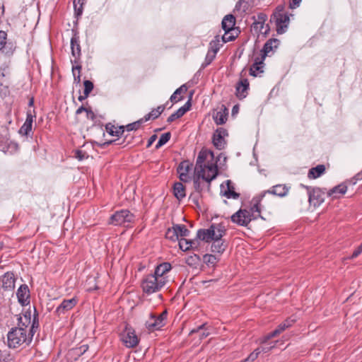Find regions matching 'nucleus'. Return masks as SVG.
I'll return each instance as SVG.
<instances>
[{
  "mask_svg": "<svg viewBox=\"0 0 362 362\" xmlns=\"http://www.w3.org/2000/svg\"><path fill=\"white\" fill-rule=\"evenodd\" d=\"M261 353L260 348L256 349L253 352H252L247 358L242 361L241 362H252L258 357L259 354Z\"/></svg>",
  "mask_w": 362,
  "mask_h": 362,
  "instance_id": "nucleus-50",
  "label": "nucleus"
},
{
  "mask_svg": "<svg viewBox=\"0 0 362 362\" xmlns=\"http://www.w3.org/2000/svg\"><path fill=\"white\" fill-rule=\"evenodd\" d=\"M258 21H255L253 23L252 28L255 30H259V31H261L263 28V25L266 20V16L264 14L260 13L258 15Z\"/></svg>",
  "mask_w": 362,
  "mask_h": 362,
  "instance_id": "nucleus-44",
  "label": "nucleus"
},
{
  "mask_svg": "<svg viewBox=\"0 0 362 362\" xmlns=\"http://www.w3.org/2000/svg\"><path fill=\"white\" fill-rule=\"evenodd\" d=\"M193 92L190 93L189 100L187 101V103L181 107H180L175 114L177 115L178 118L182 117L187 111L189 110L191 107V100L192 98Z\"/></svg>",
  "mask_w": 362,
  "mask_h": 362,
  "instance_id": "nucleus-33",
  "label": "nucleus"
},
{
  "mask_svg": "<svg viewBox=\"0 0 362 362\" xmlns=\"http://www.w3.org/2000/svg\"><path fill=\"white\" fill-rule=\"evenodd\" d=\"M123 343L127 347L133 348L139 344V339L135 331L131 328H126L122 335Z\"/></svg>",
  "mask_w": 362,
  "mask_h": 362,
  "instance_id": "nucleus-11",
  "label": "nucleus"
},
{
  "mask_svg": "<svg viewBox=\"0 0 362 362\" xmlns=\"http://www.w3.org/2000/svg\"><path fill=\"white\" fill-rule=\"evenodd\" d=\"M204 260L207 264H211L212 266L215 265L217 262L216 257L213 255H205L204 256Z\"/></svg>",
  "mask_w": 362,
  "mask_h": 362,
  "instance_id": "nucleus-51",
  "label": "nucleus"
},
{
  "mask_svg": "<svg viewBox=\"0 0 362 362\" xmlns=\"http://www.w3.org/2000/svg\"><path fill=\"white\" fill-rule=\"evenodd\" d=\"M352 185L351 182H349L348 180H346L345 182L334 187L332 189H331L328 192L327 195L329 197H332L333 199H339L340 198V196L338 195H343L344 194L348 188V185Z\"/></svg>",
  "mask_w": 362,
  "mask_h": 362,
  "instance_id": "nucleus-17",
  "label": "nucleus"
},
{
  "mask_svg": "<svg viewBox=\"0 0 362 362\" xmlns=\"http://www.w3.org/2000/svg\"><path fill=\"white\" fill-rule=\"evenodd\" d=\"M190 169H191V165L189 163L188 161L185 160L180 163V165L177 167V173H189Z\"/></svg>",
  "mask_w": 362,
  "mask_h": 362,
  "instance_id": "nucleus-48",
  "label": "nucleus"
},
{
  "mask_svg": "<svg viewBox=\"0 0 362 362\" xmlns=\"http://www.w3.org/2000/svg\"><path fill=\"white\" fill-rule=\"evenodd\" d=\"M16 296L19 303L22 305H28L30 303V295L28 285H21L17 291Z\"/></svg>",
  "mask_w": 362,
  "mask_h": 362,
  "instance_id": "nucleus-16",
  "label": "nucleus"
},
{
  "mask_svg": "<svg viewBox=\"0 0 362 362\" xmlns=\"http://www.w3.org/2000/svg\"><path fill=\"white\" fill-rule=\"evenodd\" d=\"M108 133L112 136H122L124 134V127L121 126L119 127H116L115 126H112L111 128L107 127Z\"/></svg>",
  "mask_w": 362,
  "mask_h": 362,
  "instance_id": "nucleus-40",
  "label": "nucleus"
},
{
  "mask_svg": "<svg viewBox=\"0 0 362 362\" xmlns=\"http://www.w3.org/2000/svg\"><path fill=\"white\" fill-rule=\"evenodd\" d=\"M2 282V288L4 291H11L15 288L16 279L13 272H8L5 273L1 278Z\"/></svg>",
  "mask_w": 362,
  "mask_h": 362,
  "instance_id": "nucleus-20",
  "label": "nucleus"
},
{
  "mask_svg": "<svg viewBox=\"0 0 362 362\" xmlns=\"http://www.w3.org/2000/svg\"><path fill=\"white\" fill-rule=\"evenodd\" d=\"M200 194L201 193H197V192H195V193H192L189 196V200L193 203L195 205H198L199 204V197H200Z\"/></svg>",
  "mask_w": 362,
  "mask_h": 362,
  "instance_id": "nucleus-58",
  "label": "nucleus"
},
{
  "mask_svg": "<svg viewBox=\"0 0 362 362\" xmlns=\"http://www.w3.org/2000/svg\"><path fill=\"white\" fill-rule=\"evenodd\" d=\"M33 124L25 121L24 124L20 128L18 133L22 136H28L32 132Z\"/></svg>",
  "mask_w": 362,
  "mask_h": 362,
  "instance_id": "nucleus-41",
  "label": "nucleus"
},
{
  "mask_svg": "<svg viewBox=\"0 0 362 362\" xmlns=\"http://www.w3.org/2000/svg\"><path fill=\"white\" fill-rule=\"evenodd\" d=\"M165 285L162 279H158L153 274L147 275L141 281L142 290L147 295L159 291Z\"/></svg>",
  "mask_w": 362,
  "mask_h": 362,
  "instance_id": "nucleus-3",
  "label": "nucleus"
},
{
  "mask_svg": "<svg viewBox=\"0 0 362 362\" xmlns=\"http://www.w3.org/2000/svg\"><path fill=\"white\" fill-rule=\"evenodd\" d=\"M160 116V113L157 112L156 109H153L148 114L144 117V122H147L150 119H155Z\"/></svg>",
  "mask_w": 362,
  "mask_h": 362,
  "instance_id": "nucleus-52",
  "label": "nucleus"
},
{
  "mask_svg": "<svg viewBox=\"0 0 362 362\" xmlns=\"http://www.w3.org/2000/svg\"><path fill=\"white\" fill-rule=\"evenodd\" d=\"M216 54L208 50L206 58H205V63L206 65H209L211 63V62L216 57Z\"/></svg>",
  "mask_w": 362,
  "mask_h": 362,
  "instance_id": "nucleus-56",
  "label": "nucleus"
},
{
  "mask_svg": "<svg viewBox=\"0 0 362 362\" xmlns=\"http://www.w3.org/2000/svg\"><path fill=\"white\" fill-rule=\"evenodd\" d=\"M86 117L89 119L93 120L95 117L94 112L88 109L86 111Z\"/></svg>",
  "mask_w": 362,
  "mask_h": 362,
  "instance_id": "nucleus-63",
  "label": "nucleus"
},
{
  "mask_svg": "<svg viewBox=\"0 0 362 362\" xmlns=\"http://www.w3.org/2000/svg\"><path fill=\"white\" fill-rule=\"evenodd\" d=\"M86 0H74V7L75 13L76 16H80L83 13V6L85 4Z\"/></svg>",
  "mask_w": 362,
  "mask_h": 362,
  "instance_id": "nucleus-43",
  "label": "nucleus"
},
{
  "mask_svg": "<svg viewBox=\"0 0 362 362\" xmlns=\"http://www.w3.org/2000/svg\"><path fill=\"white\" fill-rule=\"evenodd\" d=\"M0 49L2 50V52L8 55V56H11L13 54L15 49H16V45L14 43L11 42H6L4 45V47H0Z\"/></svg>",
  "mask_w": 362,
  "mask_h": 362,
  "instance_id": "nucleus-39",
  "label": "nucleus"
},
{
  "mask_svg": "<svg viewBox=\"0 0 362 362\" xmlns=\"http://www.w3.org/2000/svg\"><path fill=\"white\" fill-rule=\"evenodd\" d=\"M211 227H213V239L212 240H221V238L226 233V228L222 224H212Z\"/></svg>",
  "mask_w": 362,
  "mask_h": 362,
  "instance_id": "nucleus-28",
  "label": "nucleus"
},
{
  "mask_svg": "<svg viewBox=\"0 0 362 362\" xmlns=\"http://www.w3.org/2000/svg\"><path fill=\"white\" fill-rule=\"evenodd\" d=\"M71 54L74 58V59H71V64H77L80 61L81 52L79 37L76 35H74L71 39Z\"/></svg>",
  "mask_w": 362,
  "mask_h": 362,
  "instance_id": "nucleus-14",
  "label": "nucleus"
},
{
  "mask_svg": "<svg viewBox=\"0 0 362 362\" xmlns=\"http://www.w3.org/2000/svg\"><path fill=\"white\" fill-rule=\"evenodd\" d=\"M325 171V167L324 165H318L315 168L310 169L308 177L310 179H316L320 177Z\"/></svg>",
  "mask_w": 362,
  "mask_h": 362,
  "instance_id": "nucleus-29",
  "label": "nucleus"
},
{
  "mask_svg": "<svg viewBox=\"0 0 362 362\" xmlns=\"http://www.w3.org/2000/svg\"><path fill=\"white\" fill-rule=\"evenodd\" d=\"M74 157L77 158L78 160H83L86 158L88 157L86 153L81 150H76L75 151Z\"/></svg>",
  "mask_w": 362,
  "mask_h": 362,
  "instance_id": "nucleus-57",
  "label": "nucleus"
},
{
  "mask_svg": "<svg viewBox=\"0 0 362 362\" xmlns=\"http://www.w3.org/2000/svg\"><path fill=\"white\" fill-rule=\"evenodd\" d=\"M222 28L226 33H230L234 30L235 18L232 14L226 15L221 23Z\"/></svg>",
  "mask_w": 362,
  "mask_h": 362,
  "instance_id": "nucleus-25",
  "label": "nucleus"
},
{
  "mask_svg": "<svg viewBox=\"0 0 362 362\" xmlns=\"http://www.w3.org/2000/svg\"><path fill=\"white\" fill-rule=\"evenodd\" d=\"M211 251L213 252L222 253L226 250V245L222 240H212Z\"/></svg>",
  "mask_w": 362,
  "mask_h": 362,
  "instance_id": "nucleus-36",
  "label": "nucleus"
},
{
  "mask_svg": "<svg viewBox=\"0 0 362 362\" xmlns=\"http://www.w3.org/2000/svg\"><path fill=\"white\" fill-rule=\"evenodd\" d=\"M179 119V118H178L177 115H176L175 114V112H174V113H173L172 115H170L168 117V118L167 119V122H168V123H171V122H173V121H175V119Z\"/></svg>",
  "mask_w": 362,
  "mask_h": 362,
  "instance_id": "nucleus-64",
  "label": "nucleus"
},
{
  "mask_svg": "<svg viewBox=\"0 0 362 362\" xmlns=\"http://www.w3.org/2000/svg\"><path fill=\"white\" fill-rule=\"evenodd\" d=\"M301 0H290L289 7L291 9L296 8L299 6Z\"/></svg>",
  "mask_w": 362,
  "mask_h": 362,
  "instance_id": "nucleus-62",
  "label": "nucleus"
},
{
  "mask_svg": "<svg viewBox=\"0 0 362 362\" xmlns=\"http://www.w3.org/2000/svg\"><path fill=\"white\" fill-rule=\"evenodd\" d=\"M144 122V120L142 118L136 122L130 123L124 127V131L127 130V132H131L137 130Z\"/></svg>",
  "mask_w": 362,
  "mask_h": 362,
  "instance_id": "nucleus-45",
  "label": "nucleus"
},
{
  "mask_svg": "<svg viewBox=\"0 0 362 362\" xmlns=\"http://www.w3.org/2000/svg\"><path fill=\"white\" fill-rule=\"evenodd\" d=\"M171 269V265L168 262H164L156 267L153 276H156L158 279H163V282L166 284L168 279L166 274Z\"/></svg>",
  "mask_w": 362,
  "mask_h": 362,
  "instance_id": "nucleus-19",
  "label": "nucleus"
},
{
  "mask_svg": "<svg viewBox=\"0 0 362 362\" xmlns=\"http://www.w3.org/2000/svg\"><path fill=\"white\" fill-rule=\"evenodd\" d=\"M170 137H171L170 132H166V133L163 134L160 136V137L156 146V148H159L160 147H161L162 146L165 144L170 140Z\"/></svg>",
  "mask_w": 362,
  "mask_h": 362,
  "instance_id": "nucleus-46",
  "label": "nucleus"
},
{
  "mask_svg": "<svg viewBox=\"0 0 362 362\" xmlns=\"http://www.w3.org/2000/svg\"><path fill=\"white\" fill-rule=\"evenodd\" d=\"M235 35H233L230 33H226V32L221 37L223 42H228L232 41V40H235Z\"/></svg>",
  "mask_w": 362,
  "mask_h": 362,
  "instance_id": "nucleus-59",
  "label": "nucleus"
},
{
  "mask_svg": "<svg viewBox=\"0 0 362 362\" xmlns=\"http://www.w3.org/2000/svg\"><path fill=\"white\" fill-rule=\"evenodd\" d=\"M221 195L226 197L227 199H237L240 197V194L235 192L234 187L232 185L230 180H228L221 185Z\"/></svg>",
  "mask_w": 362,
  "mask_h": 362,
  "instance_id": "nucleus-12",
  "label": "nucleus"
},
{
  "mask_svg": "<svg viewBox=\"0 0 362 362\" xmlns=\"http://www.w3.org/2000/svg\"><path fill=\"white\" fill-rule=\"evenodd\" d=\"M88 349V345L87 344H83L80 346L79 347H77L74 349V351L75 354L78 356L83 355L84 353H86Z\"/></svg>",
  "mask_w": 362,
  "mask_h": 362,
  "instance_id": "nucleus-54",
  "label": "nucleus"
},
{
  "mask_svg": "<svg viewBox=\"0 0 362 362\" xmlns=\"http://www.w3.org/2000/svg\"><path fill=\"white\" fill-rule=\"evenodd\" d=\"M187 90V86L185 84L182 85L173 93L170 98V100L173 103H177V101L182 100L183 98L182 96L178 97V95H180L182 93H185Z\"/></svg>",
  "mask_w": 362,
  "mask_h": 362,
  "instance_id": "nucleus-31",
  "label": "nucleus"
},
{
  "mask_svg": "<svg viewBox=\"0 0 362 362\" xmlns=\"http://www.w3.org/2000/svg\"><path fill=\"white\" fill-rule=\"evenodd\" d=\"M213 227L208 229H199L197 233V239L209 243L213 239Z\"/></svg>",
  "mask_w": 362,
  "mask_h": 362,
  "instance_id": "nucleus-27",
  "label": "nucleus"
},
{
  "mask_svg": "<svg viewBox=\"0 0 362 362\" xmlns=\"http://www.w3.org/2000/svg\"><path fill=\"white\" fill-rule=\"evenodd\" d=\"M35 117V110L34 109L33 110H31V109L28 110L27 112H26L25 121L33 124Z\"/></svg>",
  "mask_w": 362,
  "mask_h": 362,
  "instance_id": "nucleus-55",
  "label": "nucleus"
},
{
  "mask_svg": "<svg viewBox=\"0 0 362 362\" xmlns=\"http://www.w3.org/2000/svg\"><path fill=\"white\" fill-rule=\"evenodd\" d=\"M295 321V319H292L291 317L287 318L284 322L281 323L276 329H274L273 332L264 337V338L262 340V343L265 344L270 339L276 337L282 332H284L286 329L291 327L294 324Z\"/></svg>",
  "mask_w": 362,
  "mask_h": 362,
  "instance_id": "nucleus-10",
  "label": "nucleus"
},
{
  "mask_svg": "<svg viewBox=\"0 0 362 362\" xmlns=\"http://www.w3.org/2000/svg\"><path fill=\"white\" fill-rule=\"evenodd\" d=\"M201 262L200 257L197 254H193L192 255L188 256L185 259V263L193 268H197Z\"/></svg>",
  "mask_w": 362,
  "mask_h": 362,
  "instance_id": "nucleus-32",
  "label": "nucleus"
},
{
  "mask_svg": "<svg viewBox=\"0 0 362 362\" xmlns=\"http://www.w3.org/2000/svg\"><path fill=\"white\" fill-rule=\"evenodd\" d=\"M81 66L80 62L77 64H72V73L74 76V83L78 84L81 83Z\"/></svg>",
  "mask_w": 362,
  "mask_h": 362,
  "instance_id": "nucleus-35",
  "label": "nucleus"
},
{
  "mask_svg": "<svg viewBox=\"0 0 362 362\" xmlns=\"http://www.w3.org/2000/svg\"><path fill=\"white\" fill-rule=\"evenodd\" d=\"M17 320V326L12 327L7 333V346L9 349H23L30 346L39 328L38 313L35 308L33 319L32 311L28 309Z\"/></svg>",
  "mask_w": 362,
  "mask_h": 362,
  "instance_id": "nucleus-1",
  "label": "nucleus"
},
{
  "mask_svg": "<svg viewBox=\"0 0 362 362\" xmlns=\"http://www.w3.org/2000/svg\"><path fill=\"white\" fill-rule=\"evenodd\" d=\"M7 34L3 30H0V47H4V44L6 42Z\"/></svg>",
  "mask_w": 362,
  "mask_h": 362,
  "instance_id": "nucleus-60",
  "label": "nucleus"
},
{
  "mask_svg": "<svg viewBox=\"0 0 362 362\" xmlns=\"http://www.w3.org/2000/svg\"><path fill=\"white\" fill-rule=\"evenodd\" d=\"M228 136V132L223 127L218 128L213 135L212 142L214 146L218 150L225 148L226 141L225 137Z\"/></svg>",
  "mask_w": 362,
  "mask_h": 362,
  "instance_id": "nucleus-9",
  "label": "nucleus"
},
{
  "mask_svg": "<svg viewBox=\"0 0 362 362\" xmlns=\"http://www.w3.org/2000/svg\"><path fill=\"white\" fill-rule=\"evenodd\" d=\"M19 150V144L13 141H10L6 147V150H4L5 153L8 152L10 154H14Z\"/></svg>",
  "mask_w": 362,
  "mask_h": 362,
  "instance_id": "nucleus-42",
  "label": "nucleus"
},
{
  "mask_svg": "<svg viewBox=\"0 0 362 362\" xmlns=\"http://www.w3.org/2000/svg\"><path fill=\"white\" fill-rule=\"evenodd\" d=\"M134 215L129 210L122 209L116 211L110 217V223L115 226L129 224L134 221Z\"/></svg>",
  "mask_w": 362,
  "mask_h": 362,
  "instance_id": "nucleus-6",
  "label": "nucleus"
},
{
  "mask_svg": "<svg viewBox=\"0 0 362 362\" xmlns=\"http://www.w3.org/2000/svg\"><path fill=\"white\" fill-rule=\"evenodd\" d=\"M221 46H222V44L221 43L220 37L218 35H217L209 43V50L215 54H217V52H218V50L220 49Z\"/></svg>",
  "mask_w": 362,
  "mask_h": 362,
  "instance_id": "nucleus-37",
  "label": "nucleus"
},
{
  "mask_svg": "<svg viewBox=\"0 0 362 362\" xmlns=\"http://www.w3.org/2000/svg\"><path fill=\"white\" fill-rule=\"evenodd\" d=\"M173 226L175 229L176 230L177 235H178V239L180 238H183L184 237L189 236L190 231L187 228V227L185 225L175 224Z\"/></svg>",
  "mask_w": 362,
  "mask_h": 362,
  "instance_id": "nucleus-34",
  "label": "nucleus"
},
{
  "mask_svg": "<svg viewBox=\"0 0 362 362\" xmlns=\"http://www.w3.org/2000/svg\"><path fill=\"white\" fill-rule=\"evenodd\" d=\"M179 174L180 180L184 182H187L190 180V176L189 173H180Z\"/></svg>",
  "mask_w": 362,
  "mask_h": 362,
  "instance_id": "nucleus-61",
  "label": "nucleus"
},
{
  "mask_svg": "<svg viewBox=\"0 0 362 362\" xmlns=\"http://www.w3.org/2000/svg\"><path fill=\"white\" fill-rule=\"evenodd\" d=\"M168 312L163 310L160 315L150 313L148 319L145 322V327L149 332L160 329L167 323Z\"/></svg>",
  "mask_w": 362,
  "mask_h": 362,
  "instance_id": "nucleus-4",
  "label": "nucleus"
},
{
  "mask_svg": "<svg viewBox=\"0 0 362 362\" xmlns=\"http://www.w3.org/2000/svg\"><path fill=\"white\" fill-rule=\"evenodd\" d=\"M289 190V187H288L285 185H276L273 186L270 189L264 191L262 194H271L274 195L279 196L280 197H285Z\"/></svg>",
  "mask_w": 362,
  "mask_h": 362,
  "instance_id": "nucleus-21",
  "label": "nucleus"
},
{
  "mask_svg": "<svg viewBox=\"0 0 362 362\" xmlns=\"http://www.w3.org/2000/svg\"><path fill=\"white\" fill-rule=\"evenodd\" d=\"M209 329L210 327L207 325V324L203 323L202 325L197 327L196 329H192L189 332V335L198 334L199 340H202L210 335Z\"/></svg>",
  "mask_w": 362,
  "mask_h": 362,
  "instance_id": "nucleus-24",
  "label": "nucleus"
},
{
  "mask_svg": "<svg viewBox=\"0 0 362 362\" xmlns=\"http://www.w3.org/2000/svg\"><path fill=\"white\" fill-rule=\"evenodd\" d=\"M279 41L277 39H270L264 44L262 49L261 50L260 57L265 59L268 54L273 50L274 48H277Z\"/></svg>",
  "mask_w": 362,
  "mask_h": 362,
  "instance_id": "nucleus-23",
  "label": "nucleus"
},
{
  "mask_svg": "<svg viewBox=\"0 0 362 362\" xmlns=\"http://www.w3.org/2000/svg\"><path fill=\"white\" fill-rule=\"evenodd\" d=\"M194 171L199 173L204 180L211 182L216 178L218 174L217 160L215 159L214 152L202 148L197 158Z\"/></svg>",
  "mask_w": 362,
  "mask_h": 362,
  "instance_id": "nucleus-2",
  "label": "nucleus"
},
{
  "mask_svg": "<svg viewBox=\"0 0 362 362\" xmlns=\"http://www.w3.org/2000/svg\"><path fill=\"white\" fill-rule=\"evenodd\" d=\"M173 191L175 197L179 200H181L186 196L185 187L181 182H176L174 184Z\"/></svg>",
  "mask_w": 362,
  "mask_h": 362,
  "instance_id": "nucleus-30",
  "label": "nucleus"
},
{
  "mask_svg": "<svg viewBox=\"0 0 362 362\" xmlns=\"http://www.w3.org/2000/svg\"><path fill=\"white\" fill-rule=\"evenodd\" d=\"M165 238L174 242L179 240L178 235H177L174 226L167 230L165 233Z\"/></svg>",
  "mask_w": 362,
  "mask_h": 362,
  "instance_id": "nucleus-47",
  "label": "nucleus"
},
{
  "mask_svg": "<svg viewBox=\"0 0 362 362\" xmlns=\"http://www.w3.org/2000/svg\"><path fill=\"white\" fill-rule=\"evenodd\" d=\"M192 243L189 242V240L181 238L179 240V247L182 250L187 251L189 250L192 247Z\"/></svg>",
  "mask_w": 362,
  "mask_h": 362,
  "instance_id": "nucleus-49",
  "label": "nucleus"
},
{
  "mask_svg": "<svg viewBox=\"0 0 362 362\" xmlns=\"http://www.w3.org/2000/svg\"><path fill=\"white\" fill-rule=\"evenodd\" d=\"M249 89V81L247 79H242L236 86V95L239 99L246 98Z\"/></svg>",
  "mask_w": 362,
  "mask_h": 362,
  "instance_id": "nucleus-22",
  "label": "nucleus"
},
{
  "mask_svg": "<svg viewBox=\"0 0 362 362\" xmlns=\"http://www.w3.org/2000/svg\"><path fill=\"white\" fill-rule=\"evenodd\" d=\"M272 20L275 22L279 34L285 33L289 23V17L287 13L275 11L272 16Z\"/></svg>",
  "mask_w": 362,
  "mask_h": 362,
  "instance_id": "nucleus-7",
  "label": "nucleus"
},
{
  "mask_svg": "<svg viewBox=\"0 0 362 362\" xmlns=\"http://www.w3.org/2000/svg\"><path fill=\"white\" fill-rule=\"evenodd\" d=\"M223 111H218L214 115V119L216 124H223L227 120V113Z\"/></svg>",
  "mask_w": 362,
  "mask_h": 362,
  "instance_id": "nucleus-38",
  "label": "nucleus"
},
{
  "mask_svg": "<svg viewBox=\"0 0 362 362\" xmlns=\"http://www.w3.org/2000/svg\"><path fill=\"white\" fill-rule=\"evenodd\" d=\"M78 298L73 297L71 299H64L61 304L56 308L55 313L60 316L64 315L66 312L73 309L78 303Z\"/></svg>",
  "mask_w": 362,
  "mask_h": 362,
  "instance_id": "nucleus-13",
  "label": "nucleus"
},
{
  "mask_svg": "<svg viewBox=\"0 0 362 362\" xmlns=\"http://www.w3.org/2000/svg\"><path fill=\"white\" fill-rule=\"evenodd\" d=\"M252 214L247 209H239L230 216L231 221L240 226H247L252 221Z\"/></svg>",
  "mask_w": 362,
  "mask_h": 362,
  "instance_id": "nucleus-8",
  "label": "nucleus"
},
{
  "mask_svg": "<svg viewBox=\"0 0 362 362\" xmlns=\"http://www.w3.org/2000/svg\"><path fill=\"white\" fill-rule=\"evenodd\" d=\"M84 85V91L83 93L85 95H89V93L93 90V83L88 80H86L83 82Z\"/></svg>",
  "mask_w": 362,
  "mask_h": 362,
  "instance_id": "nucleus-53",
  "label": "nucleus"
},
{
  "mask_svg": "<svg viewBox=\"0 0 362 362\" xmlns=\"http://www.w3.org/2000/svg\"><path fill=\"white\" fill-rule=\"evenodd\" d=\"M264 197V194H262V192L260 194L252 198L251 202L252 206H251L250 209L248 210V211H250V214H252V220L261 217V210L259 205Z\"/></svg>",
  "mask_w": 362,
  "mask_h": 362,
  "instance_id": "nucleus-18",
  "label": "nucleus"
},
{
  "mask_svg": "<svg viewBox=\"0 0 362 362\" xmlns=\"http://www.w3.org/2000/svg\"><path fill=\"white\" fill-rule=\"evenodd\" d=\"M300 187L308 191V202L314 207L319 206L325 201V191L319 187H311L300 184Z\"/></svg>",
  "mask_w": 362,
  "mask_h": 362,
  "instance_id": "nucleus-5",
  "label": "nucleus"
},
{
  "mask_svg": "<svg viewBox=\"0 0 362 362\" xmlns=\"http://www.w3.org/2000/svg\"><path fill=\"white\" fill-rule=\"evenodd\" d=\"M264 59L260 57L255 59V62L250 69V74L253 76H257L258 74L263 73V65Z\"/></svg>",
  "mask_w": 362,
  "mask_h": 362,
  "instance_id": "nucleus-26",
  "label": "nucleus"
},
{
  "mask_svg": "<svg viewBox=\"0 0 362 362\" xmlns=\"http://www.w3.org/2000/svg\"><path fill=\"white\" fill-rule=\"evenodd\" d=\"M211 183V182L208 183L207 181L204 180L202 177L200 176L199 173H196L194 172V175L193 177V186L196 192L202 193L204 189L209 191Z\"/></svg>",
  "mask_w": 362,
  "mask_h": 362,
  "instance_id": "nucleus-15",
  "label": "nucleus"
}]
</instances>
